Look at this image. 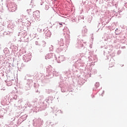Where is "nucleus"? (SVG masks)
I'll return each instance as SVG.
<instances>
[{
	"mask_svg": "<svg viewBox=\"0 0 127 127\" xmlns=\"http://www.w3.org/2000/svg\"><path fill=\"white\" fill-rule=\"evenodd\" d=\"M33 16H35L36 17H39V11H35L33 14Z\"/></svg>",
	"mask_w": 127,
	"mask_h": 127,
	"instance_id": "nucleus-1",
	"label": "nucleus"
},
{
	"mask_svg": "<svg viewBox=\"0 0 127 127\" xmlns=\"http://www.w3.org/2000/svg\"><path fill=\"white\" fill-rule=\"evenodd\" d=\"M95 85H100V84L99 83H96Z\"/></svg>",
	"mask_w": 127,
	"mask_h": 127,
	"instance_id": "nucleus-2",
	"label": "nucleus"
},
{
	"mask_svg": "<svg viewBox=\"0 0 127 127\" xmlns=\"http://www.w3.org/2000/svg\"><path fill=\"white\" fill-rule=\"evenodd\" d=\"M59 24L60 25H62V23H59Z\"/></svg>",
	"mask_w": 127,
	"mask_h": 127,
	"instance_id": "nucleus-3",
	"label": "nucleus"
},
{
	"mask_svg": "<svg viewBox=\"0 0 127 127\" xmlns=\"http://www.w3.org/2000/svg\"><path fill=\"white\" fill-rule=\"evenodd\" d=\"M47 34H50V33H47Z\"/></svg>",
	"mask_w": 127,
	"mask_h": 127,
	"instance_id": "nucleus-4",
	"label": "nucleus"
}]
</instances>
